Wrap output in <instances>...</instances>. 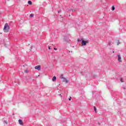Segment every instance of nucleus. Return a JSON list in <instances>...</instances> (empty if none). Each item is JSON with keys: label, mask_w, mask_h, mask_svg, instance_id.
Returning a JSON list of instances; mask_svg holds the SVG:
<instances>
[{"label": "nucleus", "mask_w": 126, "mask_h": 126, "mask_svg": "<svg viewBox=\"0 0 126 126\" xmlns=\"http://www.w3.org/2000/svg\"><path fill=\"white\" fill-rule=\"evenodd\" d=\"M9 30V26H8V24H7V23H6L4 26V29H3L4 32L7 33Z\"/></svg>", "instance_id": "nucleus-1"}, {"label": "nucleus", "mask_w": 126, "mask_h": 126, "mask_svg": "<svg viewBox=\"0 0 126 126\" xmlns=\"http://www.w3.org/2000/svg\"><path fill=\"white\" fill-rule=\"evenodd\" d=\"M4 123H5V124H7V122H6V121H4Z\"/></svg>", "instance_id": "nucleus-18"}, {"label": "nucleus", "mask_w": 126, "mask_h": 126, "mask_svg": "<svg viewBox=\"0 0 126 126\" xmlns=\"http://www.w3.org/2000/svg\"><path fill=\"white\" fill-rule=\"evenodd\" d=\"M113 53H115V52H114V51H113Z\"/></svg>", "instance_id": "nucleus-23"}, {"label": "nucleus", "mask_w": 126, "mask_h": 126, "mask_svg": "<svg viewBox=\"0 0 126 126\" xmlns=\"http://www.w3.org/2000/svg\"><path fill=\"white\" fill-rule=\"evenodd\" d=\"M62 78H63V81L64 82H65L66 83H68V81H67V79L63 77Z\"/></svg>", "instance_id": "nucleus-5"}, {"label": "nucleus", "mask_w": 126, "mask_h": 126, "mask_svg": "<svg viewBox=\"0 0 126 126\" xmlns=\"http://www.w3.org/2000/svg\"><path fill=\"white\" fill-rule=\"evenodd\" d=\"M74 11V10L73 9V10H72V11Z\"/></svg>", "instance_id": "nucleus-24"}, {"label": "nucleus", "mask_w": 126, "mask_h": 126, "mask_svg": "<svg viewBox=\"0 0 126 126\" xmlns=\"http://www.w3.org/2000/svg\"><path fill=\"white\" fill-rule=\"evenodd\" d=\"M35 69H37V70H41V66L40 65L35 66Z\"/></svg>", "instance_id": "nucleus-3"}, {"label": "nucleus", "mask_w": 126, "mask_h": 126, "mask_svg": "<svg viewBox=\"0 0 126 126\" xmlns=\"http://www.w3.org/2000/svg\"><path fill=\"white\" fill-rule=\"evenodd\" d=\"M81 41L80 39H78V42H80Z\"/></svg>", "instance_id": "nucleus-19"}, {"label": "nucleus", "mask_w": 126, "mask_h": 126, "mask_svg": "<svg viewBox=\"0 0 126 126\" xmlns=\"http://www.w3.org/2000/svg\"><path fill=\"white\" fill-rule=\"evenodd\" d=\"M94 109L95 112H97V108H96V107L94 106Z\"/></svg>", "instance_id": "nucleus-10"}, {"label": "nucleus", "mask_w": 126, "mask_h": 126, "mask_svg": "<svg viewBox=\"0 0 126 126\" xmlns=\"http://www.w3.org/2000/svg\"><path fill=\"white\" fill-rule=\"evenodd\" d=\"M49 50H51V46H48Z\"/></svg>", "instance_id": "nucleus-16"}, {"label": "nucleus", "mask_w": 126, "mask_h": 126, "mask_svg": "<svg viewBox=\"0 0 126 126\" xmlns=\"http://www.w3.org/2000/svg\"><path fill=\"white\" fill-rule=\"evenodd\" d=\"M123 89L125 90V89H126V88H123Z\"/></svg>", "instance_id": "nucleus-22"}, {"label": "nucleus", "mask_w": 126, "mask_h": 126, "mask_svg": "<svg viewBox=\"0 0 126 126\" xmlns=\"http://www.w3.org/2000/svg\"><path fill=\"white\" fill-rule=\"evenodd\" d=\"M54 50H55V51H57V50H58V49L56 48H54Z\"/></svg>", "instance_id": "nucleus-17"}, {"label": "nucleus", "mask_w": 126, "mask_h": 126, "mask_svg": "<svg viewBox=\"0 0 126 126\" xmlns=\"http://www.w3.org/2000/svg\"><path fill=\"white\" fill-rule=\"evenodd\" d=\"M33 16H34V14H31L30 15V17L31 18H32V17H33Z\"/></svg>", "instance_id": "nucleus-9"}, {"label": "nucleus", "mask_w": 126, "mask_h": 126, "mask_svg": "<svg viewBox=\"0 0 126 126\" xmlns=\"http://www.w3.org/2000/svg\"><path fill=\"white\" fill-rule=\"evenodd\" d=\"M25 72L27 73V72H28V70H25Z\"/></svg>", "instance_id": "nucleus-14"}, {"label": "nucleus", "mask_w": 126, "mask_h": 126, "mask_svg": "<svg viewBox=\"0 0 126 126\" xmlns=\"http://www.w3.org/2000/svg\"><path fill=\"white\" fill-rule=\"evenodd\" d=\"M112 10L113 11H114V10H115V6H112Z\"/></svg>", "instance_id": "nucleus-11"}, {"label": "nucleus", "mask_w": 126, "mask_h": 126, "mask_svg": "<svg viewBox=\"0 0 126 126\" xmlns=\"http://www.w3.org/2000/svg\"><path fill=\"white\" fill-rule=\"evenodd\" d=\"M57 80V77L56 76H54L52 78V81H56V80Z\"/></svg>", "instance_id": "nucleus-7"}, {"label": "nucleus", "mask_w": 126, "mask_h": 126, "mask_svg": "<svg viewBox=\"0 0 126 126\" xmlns=\"http://www.w3.org/2000/svg\"><path fill=\"white\" fill-rule=\"evenodd\" d=\"M88 43V41L85 40H82V46H86V44Z\"/></svg>", "instance_id": "nucleus-2"}, {"label": "nucleus", "mask_w": 126, "mask_h": 126, "mask_svg": "<svg viewBox=\"0 0 126 126\" xmlns=\"http://www.w3.org/2000/svg\"><path fill=\"white\" fill-rule=\"evenodd\" d=\"M118 57L119 62H122V58L121 57V55H118Z\"/></svg>", "instance_id": "nucleus-4"}, {"label": "nucleus", "mask_w": 126, "mask_h": 126, "mask_svg": "<svg viewBox=\"0 0 126 126\" xmlns=\"http://www.w3.org/2000/svg\"><path fill=\"white\" fill-rule=\"evenodd\" d=\"M108 45H109V46H110V45H111V43L109 42V43H108Z\"/></svg>", "instance_id": "nucleus-20"}, {"label": "nucleus", "mask_w": 126, "mask_h": 126, "mask_svg": "<svg viewBox=\"0 0 126 126\" xmlns=\"http://www.w3.org/2000/svg\"><path fill=\"white\" fill-rule=\"evenodd\" d=\"M19 123L20 125H23V122H22V120H21V119L19 120Z\"/></svg>", "instance_id": "nucleus-6"}, {"label": "nucleus", "mask_w": 126, "mask_h": 126, "mask_svg": "<svg viewBox=\"0 0 126 126\" xmlns=\"http://www.w3.org/2000/svg\"><path fill=\"white\" fill-rule=\"evenodd\" d=\"M120 44V41H118V42H117V45H119Z\"/></svg>", "instance_id": "nucleus-13"}, {"label": "nucleus", "mask_w": 126, "mask_h": 126, "mask_svg": "<svg viewBox=\"0 0 126 126\" xmlns=\"http://www.w3.org/2000/svg\"><path fill=\"white\" fill-rule=\"evenodd\" d=\"M28 3H29V4H30V5H31V4H32V1L29 0Z\"/></svg>", "instance_id": "nucleus-8"}, {"label": "nucleus", "mask_w": 126, "mask_h": 126, "mask_svg": "<svg viewBox=\"0 0 126 126\" xmlns=\"http://www.w3.org/2000/svg\"><path fill=\"white\" fill-rule=\"evenodd\" d=\"M61 10L60 11H58V13H60V12H61Z\"/></svg>", "instance_id": "nucleus-21"}, {"label": "nucleus", "mask_w": 126, "mask_h": 126, "mask_svg": "<svg viewBox=\"0 0 126 126\" xmlns=\"http://www.w3.org/2000/svg\"><path fill=\"white\" fill-rule=\"evenodd\" d=\"M120 81H121V82H124V80L122 78H121Z\"/></svg>", "instance_id": "nucleus-12"}, {"label": "nucleus", "mask_w": 126, "mask_h": 126, "mask_svg": "<svg viewBox=\"0 0 126 126\" xmlns=\"http://www.w3.org/2000/svg\"><path fill=\"white\" fill-rule=\"evenodd\" d=\"M68 100H69V101H70L71 100V97H70V98H69Z\"/></svg>", "instance_id": "nucleus-15"}]
</instances>
